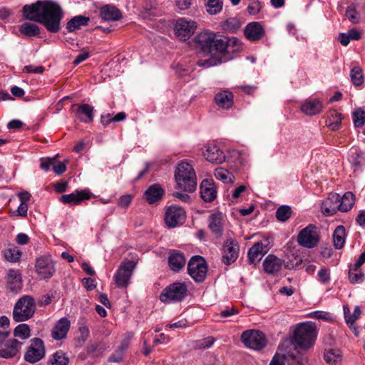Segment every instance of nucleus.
Segmentation results:
<instances>
[{"instance_id":"1","label":"nucleus","mask_w":365,"mask_h":365,"mask_svg":"<svg viewBox=\"0 0 365 365\" xmlns=\"http://www.w3.org/2000/svg\"><path fill=\"white\" fill-rule=\"evenodd\" d=\"M23 15L28 20L43 24L49 32L56 33L60 29L63 11L57 3L46 0L25 5Z\"/></svg>"},{"instance_id":"2","label":"nucleus","mask_w":365,"mask_h":365,"mask_svg":"<svg viewBox=\"0 0 365 365\" xmlns=\"http://www.w3.org/2000/svg\"><path fill=\"white\" fill-rule=\"evenodd\" d=\"M196 47L205 55L210 56L206 60H199L197 65L200 67L208 68L217 66L222 60V50L224 48L223 38H217L216 34L203 31L194 38Z\"/></svg>"},{"instance_id":"3","label":"nucleus","mask_w":365,"mask_h":365,"mask_svg":"<svg viewBox=\"0 0 365 365\" xmlns=\"http://www.w3.org/2000/svg\"><path fill=\"white\" fill-rule=\"evenodd\" d=\"M317 337V330L314 323L312 322H303L297 324L293 330L292 339L287 338L291 341V346L294 345V349L307 351L312 348Z\"/></svg>"},{"instance_id":"4","label":"nucleus","mask_w":365,"mask_h":365,"mask_svg":"<svg viewBox=\"0 0 365 365\" xmlns=\"http://www.w3.org/2000/svg\"><path fill=\"white\" fill-rule=\"evenodd\" d=\"M175 179L178 188L193 192L197 187V178L192 166L186 162L179 163L175 169Z\"/></svg>"},{"instance_id":"5","label":"nucleus","mask_w":365,"mask_h":365,"mask_svg":"<svg viewBox=\"0 0 365 365\" xmlns=\"http://www.w3.org/2000/svg\"><path fill=\"white\" fill-rule=\"evenodd\" d=\"M291 341L284 339L278 346L277 351L272 357L269 365H285L289 359L294 360L299 365H306L308 362L307 356H295L290 352Z\"/></svg>"},{"instance_id":"6","label":"nucleus","mask_w":365,"mask_h":365,"mask_svg":"<svg viewBox=\"0 0 365 365\" xmlns=\"http://www.w3.org/2000/svg\"><path fill=\"white\" fill-rule=\"evenodd\" d=\"M187 289L185 283L174 282L163 291L160 299L164 303L180 302L187 295Z\"/></svg>"},{"instance_id":"7","label":"nucleus","mask_w":365,"mask_h":365,"mask_svg":"<svg viewBox=\"0 0 365 365\" xmlns=\"http://www.w3.org/2000/svg\"><path fill=\"white\" fill-rule=\"evenodd\" d=\"M187 272L196 282H203L207 274V265L205 259L198 255L192 257L187 264Z\"/></svg>"},{"instance_id":"8","label":"nucleus","mask_w":365,"mask_h":365,"mask_svg":"<svg viewBox=\"0 0 365 365\" xmlns=\"http://www.w3.org/2000/svg\"><path fill=\"white\" fill-rule=\"evenodd\" d=\"M135 268L133 261L123 262L113 276V279L118 288H127L130 284L131 277Z\"/></svg>"},{"instance_id":"9","label":"nucleus","mask_w":365,"mask_h":365,"mask_svg":"<svg viewBox=\"0 0 365 365\" xmlns=\"http://www.w3.org/2000/svg\"><path fill=\"white\" fill-rule=\"evenodd\" d=\"M241 340L247 348L255 351L263 349L267 343V338L262 331L253 329L244 331L241 335Z\"/></svg>"},{"instance_id":"10","label":"nucleus","mask_w":365,"mask_h":365,"mask_svg":"<svg viewBox=\"0 0 365 365\" xmlns=\"http://www.w3.org/2000/svg\"><path fill=\"white\" fill-rule=\"evenodd\" d=\"M35 312V302L32 297L24 296L15 304L14 319H29Z\"/></svg>"},{"instance_id":"11","label":"nucleus","mask_w":365,"mask_h":365,"mask_svg":"<svg viewBox=\"0 0 365 365\" xmlns=\"http://www.w3.org/2000/svg\"><path fill=\"white\" fill-rule=\"evenodd\" d=\"M319 242L317 227L312 224L303 228L297 236L298 244L306 248H314L317 246Z\"/></svg>"},{"instance_id":"12","label":"nucleus","mask_w":365,"mask_h":365,"mask_svg":"<svg viewBox=\"0 0 365 365\" xmlns=\"http://www.w3.org/2000/svg\"><path fill=\"white\" fill-rule=\"evenodd\" d=\"M197 26V24L195 21L186 18H180L175 25V34L179 40L186 41L192 36Z\"/></svg>"},{"instance_id":"13","label":"nucleus","mask_w":365,"mask_h":365,"mask_svg":"<svg viewBox=\"0 0 365 365\" xmlns=\"http://www.w3.org/2000/svg\"><path fill=\"white\" fill-rule=\"evenodd\" d=\"M46 349L43 340L34 338L30 341L24 354V359L29 363H36L40 361L45 355Z\"/></svg>"},{"instance_id":"14","label":"nucleus","mask_w":365,"mask_h":365,"mask_svg":"<svg viewBox=\"0 0 365 365\" xmlns=\"http://www.w3.org/2000/svg\"><path fill=\"white\" fill-rule=\"evenodd\" d=\"M240 247L235 239L228 238L222 247V260L224 264L229 265L237 260L239 256Z\"/></svg>"},{"instance_id":"15","label":"nucleus","mask_w":365,"mask_h":365,"mask_svg":"<svg viewBox=\"0 0 365 365\" xmlns=\"http://www.w3.org/2000/svg\"><path fill=\"white\" fill-rule=\"evenodd\" d=\"M185 217V212L183 208L177 205H171L168 207L165 222L168 227L173 228L182 223Z\"/></svg>"},{"instance_id":"16","label":"nucleus","mask_w":365,"mask_h":365,"mask_svg":"<svg viewBox=\"0 0 365 365\" xmlns=\"http://www.w3.org/2000/svg\"><path fill=\"white\" fill-rule=\"evenodd\" d=\"M36 272L42 279H50L55 273L56 269L53 262L47 257H40L36 261Z\"/></svg>"},{"instance_id":"17","label":"nucleus","mask_w":365,"mask_h":365,"mask_svg":"<svg viewBox=\"0 0 365 365\" xmlns=\"http://www.w3.org/2000/svg\"><path fill=\"white\" fill-rule=\"evenodd\" d=\"M203 155L207 161L215 164H222L226 158L224 152L214 143L205 145Z\"/></svg>"},{"instance_id":"18","label":"nucleus","mask_w":365,"mask_h":365,"mask_svg":"<svg viewBox=\"0 0 365 365\" xmlns=\"http://www.w3.org/2000/svg\"><path fill=\"white\" fill-rule=\"evenodd\" d=\"M21 345L22 343L16 339L7 340L0 346V357L9 359L16 356L19 352Z\"/></svg>"},{"instance_id":"19","label":"nucleus","mask_w":365,"mask_h":365,"mask_svg":"<svg viewBox=\"0 0 365 365\" xmlns=\"http://www.w3.org/2000/svg\"><path fill=\"white\" fill-rule=\"evenodd\" d=\"M200 196L207 202H212L217 197V188L212 180L205 179L200 184Z\"/></svg>"},{"instance_id":"20","label":"nucleus","mask_w":365,"mask_h":365,"mask_svg":"<svg viewBox=\"0 0 365 365\" xmlns=\"http://www.w3.org/2000/svg\"><path fill=\"white\" fill-rule=\"evenodd\" d=\"M269 243L263 244L262 242H257L250 247L248 251V258L251 264H257L262 257L269 251Z\"/></svg>"},{"instance_id":"21","label":"nucleus","mask_w":365,"mask_h":365,"mask_svg":"<svg viewBox=\"0 0 365 365\" xmlns=\"http://www.w3.org/2000/svg\"><path fill=\"white\" fill-rule=\"evenodd\" d=\"M91 196V193L88 189L76 190L70 194L62 195L61 201L65 204L73 203L74 205H78L83 200H89Z\"/></svg>"},{"instance_id":"22","label":"nucleus","mask_w":365,"mask_h":365,"mask_svg":"<svg viewBox=\"0 0 365 365\" xmlns=\"http://www.w3.org/2000/svg\"><path fill=\"white\" fill-rule=\"evenodd\" d=\"M244 34L245 37L251 41H256L260 40L264 35V29L259 22L249 23L245 28Z\"/></svg>"},{"instance_id":"23","label":"nucleus","mask_w":365,"mask_h":365,"mask_svg":"<svg viewBox=\"0 0 365 365\" xmlns=\"http://www.w3.org/2000/svg\"><path fill=\"white\" fill-rule=\"evenodd\" d=\"M339 195L331 193L322 203V210L325 215H333L339 210Z\"/></svg>"},{"instance_id":"24","label":"nucleus","mask_w":365,"mask_h":365,"mask_svg":"<svg viewBox=\"0 0 365 365\" xmlns=\"http://www.w3.org/2000/svg\"><path fill=\"white\" fill-rule=\"evenodd\" d=\"M300 109L306 115L312 116L321 113L324 109V106L319 99L312 98L305 101L301 105Z\"/></svg>"},{"instance_id":"25","label":"nucleus","mask_w":365,"mask_h":365,"mask_svg":"<svg viewBox=\"0 0 365 365\" xmlns=\"http://www.w3.org/2000/svg\"><path fill=\"white\" fill-rule=\"evenodd\" d=\"M186 263V259L184 254L178 250H170L168 257V264L170 268L175 272H179L182 269Z\"/></svg>"},{"instance_id":"26","label":"nucleus","mask_w":365,"mask_h":365,"mask_svg":"<svg viewBox=\"0 0 365 365\" xmlns=\"http://www.w3.org/2000/svg\"><path fill=\"white\" fill-rule=\"evenodd\" d=\"M7 288L14 292L21 290L22 282L21 274L18 270L9 269L6 276Z\"/></svg>"},{"instance_id":"27","label":"nucleus","mask_w":365,"mask_h":365,"mask_svg":"<svg viewBox=\"0 0 365 365\" xmlns=\"http://www.w3.org/2000/svg\"><path fill=\"white\" fill-rule=\"evenodd\" d=\"M208 227L212 233L220 235L222 232L224 217L222 212H215L211 214L208 218Z\"/></svg>"},{"instance_id":"28","label":"nucleus","mask_w":365,"mask_h":365,"mask_svg":"<svg viewBox=\"0 0 365 365\" xmlns=\"http://www.w3.org/2000/svg\"><path fill=\"white\" fill-rule=\"evenodd\" d=\"M133 336V333H126L123 338L120 346L115 350V353L110 356V360L113 362H119L123 359V355L128 348L130 341Z\"/></svg>"},{"instance_id":"29","label":"nucleus","mask_w":365,"mask_h":365,"mask_svg":"<svg viewBox=\"0 0 365 365\" xmlns=\"http://www.w3.org/2000/svg\"><path fill=\"white\" fill-rule=\"evenodd\" d=\"M215 101L220 108L229 109L233 104V94L229 91H221L216 93Z\"/></svg>"},{"instance_id":"30","label":"nucleus","mask_w":365,"mask_h":365,"mask_svg":"<svg viewBox=\"0 0 365 365\" xmlns=\"http://www.w3.org/2000/svg\"><path fill=\"white\" fill-rule=\"evenodd\" d=\"M70 327V321H58L52 329V338L55 340H61L65 339Z\"/></svg>"},{"instance_id":"31","label":"nucleus","mask_w":365,"mask_h":365,"mask_svg":"<svg viewBox=\"0 0 365 365\" xmlns=\"http://www.w3.org/2000/svg\"><path fill=\"white\" fill-rule=\"evenodd\" d=\"M282 265L281 259L273 255H269L263 262L264 270L267 274L278 272L281 269Z\"/></svg>"},{"instance_id":"32","label":"nucleus","mask_w":365,"mask_h":365,"mask_svg":"<svg viewBox=\"0 0 365 365\" xmlns=\"http://www.w3.org/2000/svg\"><path fill=\"white\" fill-rule=\"evenodd\" d=\"M76 115L83 123H90L93 119L94 108L88 104L76 105Z\"/></svg>"},{"instance_id":"33","label":"nucleus","mask_w":365,"mask_h":365,"mask_svg":"<svg viewBox=\"0 0 365 365\" xmlns=\"http://www.w3.org/2000/svg\"><path fill=\"white\" fill-rule=\"evenodd\" d=\"M100 15L106 21H118L121 18V13L118 9L112 5H105L100 10Z\"/></svg>"},{"instance_id":"34","label":"nucleus","mask_w":365,"mask_h":365,"mask_svg":"<svg viewBox=\"0 0 365 365\" xmlns=\"http://www.w3.org/2000/svg\"><path fill=\"white\" fill-rule=\"evenodd\" d=\"M163 194L164 190L158 184L150 185L145 192L146 200L150 204H153L161 199Z\"/></svg>"},{"instance_id":"35","label":"nucleus","mask_w":365,"mask_h":365,"mask_svg":"<svg viewBox=\"0 0 365 365\" xmlns=\"http://www.w3.org/2000/svg\"><path fill=\"white\" fill-rule=\"evenodd\" d=\"M224 48L222 50V59L226 53L239 52L242 49V43L236 37H230L223 39Z\"/></svg>"},{"instance_id":"36","label":"nucleus","mask_w":365,"mask_h":365,"mask_svg":"<svg viewBox=\"0 0 365 365\" xmlns=\"http://www.w3.org/2000/svg\"><path fill=\"white\" fill-rule=\"evenodd\" d=\"M334 246L336 249H341L346 240V230L343 225H339L334 231L333 235Z\"/></svg>"},{"instance_id":"37","label":"nucleus","mask_w":365,"mask_h":365,"mask_svg":"<svg viewBox=\"0 0 365 365\" xmlns=\"http://www.w3.org/2000/svg\"><path fill=\"white\" fill-rule=\"evenodd\" d=\"M339 211L350 210L355 203V196L351 192H346L342 197L339 195Z\"/></svg>"},{"instance_id":"38","label":"nucleus","mask_w":365,"mask_h":365,"mask_svg":"<svg viewBox=\"0 0 365 365\" xmlns=\"http://www.w3.org/2000/svg\"><path fill=\"white\" fill-rule=\"evenodd\" d=\"M349 161L354 170H359L361 165L365 163V154L361 150L354 149L351 151Z\"/></svg>"},{"instance_id":"39","label":"nucleus","mask_w":365,"mask_h":365,"mask_svg":"<svg viewBox=\"0 0 365 365\" xmlns=\"http://www.w3.org/2000/svg\"><path fill=\"white\" fill-rule=\"evenodd\" d=\"M89 20L88 17L81 15L74 16L67 23L66 29L68 31L73 32L80 29L83 26H86Z\"/></svg>"},{"instance_id":"40","label":"nucleus","mask_w":365,"mask_h":365,"mask_svg":"<svg viewBox=\"0 0 365 365\" xmlns=\"http://www.w3.org/2000/svg\"><path fill=\"white\" fill-rule=\"evenodd\" d=\"M19 31L22 35L29 38L37 36L40 34L39 27L37 25L29 22H25L20 25Z\"/></svg>"},{"instance_id":"41","label":"nucleus","mask_w":365,"mask_h":365,"mask_svg":"<svg viewBox=\"0 0 365 365\" xmlns=\"http://www.w3.org/2000/svg\"><path fill=\"white\" fill-rule=\"evenodd\" d=\"M214 175L217 180L225 184L233 183L235 180L234 175L222 167L217 168L214 171Z\"/></svg>"},{"instance_id":"42","label":"nucleus","mask_w":365,"mask_h":365,"mask_svg":"<svg viewBox=\"0 0 365 365\" xmlns=\"http://www.w3.org/2000/svg\"><path fill=\"white\" fill-rule=\"evenodd\" d=\"M69 361L68 357L61 350L53 354L48 360V365H67Z\"/></svg>"},{"instance_id":"43","label":"nucleus","mask_w":365,"mask_h":365,"mask_svg":"<svg viewBox=\"0 0 365 365\" xmlns=\"http://www.w3.org/2000/svg\"><path fill=\"white\" fill-rule=\"evenodd\" d=\"M221 27L225 31L235 33L241 27V22L237 18L232 17L222 22Z\"/></svg>"},{"instance_id":"44","label":"nucleus","mask_w":365,"mask_h":365,"mask_svg":"<svg viewBox=\"0 0 365 365\" xmlns=\"http://www.w3.org/2000/svg\"><path fill=\"white\" fill-rule=\"evenodd\" d=\"M330 118L327 120V127L331 130H337L341 126V113L334 110L330 113Z\"/></svg>"},{"instance_id":"45","label":"nucleus","mask_w":365,"mask_h":365,"mask_svg":"<svg viewBox=\"0 0 365 365\" xmlns=\"http://www.w3.org/2000/svg\"><path fill=\"white\" fill-rule=\"evenodd\" d=\"M206 10L210 15H215L222 9V0H207Z\"/></svg>"},{"instance_id":"46","label":"nucleus","mask_w":365,"mask_h":365,"mask_svg":"<svg viewBox=\"0 0 365 365\" xmlns=\"http://www.w3.org/2000/svg\"><path fill=\"white\" fill-rule=\"evenodd\" d=\"M14 335L16 338L26 339L31 336L30 327L26 324H19L15 328Z\"/></svg>"},{"instance_id":"47","label":"nucleus","mask_w":365,"mask_h":365,"mask_svg":"<svg viewBox=\"0 0 365 365\" xmlns=\"http://www.w3.org/2000/svg\"><path fill=\"white\" fill-rule=\"evenodd\" d=\"M350 77L352 83L356 86H359L364 83L362 69L359 67H354L351 69Z\"/></svg>"},{"instance_id":"48","label":"nucleus","mask_w":365,"mask_h":365,"mask_svg":"<svg viewBox=\"0 0 365 365\" xmlns=\"http://www.w3.org/2000/svg\"><path fill=\"white\" fill-rule=\"evenodd\" d=\"M354 125L356 128H361L365 123V111L359 108L352 113Z\"/></svg>"},{"instance_id":"49","label":"nucleus","mask_w":365,"mask_h":365,"mask_svg":"<svg viewBox=\"0 0 365 365\" xmlns=\"http://www.w3.org/2000/svg\"><path fill=\"white\" fill-rule=\"evenodd\" d=\"M4 255L7 261L16 262L20 259L21 252L17 247H13L5 250Z\"/></svg>"},{"instance_id":"50","label":"nucleus","mask_w":365,"mask_h":365,"mask_svg":"<svg viewBox=\"0 0 365 365\" xmlns=\"http://www.w3.org/2000/svg\"><path fill=\"white\" fill-rule=\"evenodd\" d=\"M292 215L291 207L288 205H282L276 211V217L280 222L287 221Z\"/></svg>"},{"instance_id":"51","label":"nucleus","mask_w":365,"mask_h":365,"mask_svg":"<svg viewBox=\"0 0 365 365\" xmlns=\"http://www.w3.org/2000/svg\"><path fill=\"white\" fill-rule=\"evenodd\" d=\"M324 360L328 363L336 364L341 360L340 351L333 349L327 350L324 356Z\"/></svg>"},{"instance_id":"52","label":"nucleus","mask_w":365,"mask_h":365,"mask_svg":"<svg viewBox=\"0 0 365 365\" xmlns=\"http://www.w3.org/2000/svg\"><path fill=\"white\" fill-rule=\"evenodd\" d=\"M349 279L351 283H361L364 280V274L360 269L351 267L349 272Z\"/></svg>"},{"instance_id":"53","label":"nucleus","mask_w":365,"mask_h":365,"mask_svg":"<svg viewBox=\"0 0 365 365\" xmlns=\"http://www.w3.org/2000/svg\"><path fill=\"white\" fill-rule=\"evenodd\" d=\"M346 16L352 24H357L360 21V15L354 6L347 7Z\"/></svg>"},{"instance_id":"54","label":"nucleus","mask_w":365,"mask_h":365,"mask_svg":"<svg viewBox=\"0 0 365 365\" xmlns=\"http://www.w3.org/2000/svg\"><path fill=\"white\" fill-rule=\"evenodd\" d=\"M215 342L212 336H208L202 339L197 340L195 342V347L197 349H204L210 348Z\"/></svg>"},{"instance_id":"55","label":"nucleus","mask_w":365,"mask_h":365,"mask_svg":"<svg viewBox=\"0 0 365 365\" xmlns=\"http://www.w3.org/2000/svg\"><path fill=\"white\" fill-rule=\"evenodd\" d=\"M304 317L312 318L314 319H331L330 314L323 311L312 312L305 314Z\"/></svg>"},{"instance_id":"56","label":"nucleus","mask_w":365,"mask_h":365,"mask_svg":"<svg viewBox=\"0 0 365 365\" xmlns=\"http://www.w3.org/2000/svg\"><path fill=\"white\" fill-rule=\"evenodd\" d=\"M261 3L258 0H250L247 11L251 15H256L261 10Z\"/></svg>"},{"instance_id":"57","label":"nucleus","mask_w":365,"mask_h":365,"mask_svg":"<svg viewBox=\"0 0 365 365\" xmlns=\"http://www.w3.org/2000/svg\"><path fill=\"white\" fill-rule=\"evenodd\" d=\"M133 200V196L129 194L122 195L118 200V205L122 208H128Z\"/></svg>"},{"instance_id":"58","label":"nucleus","mask_w":365,"mask_h":365,"mask_svg":"<svg viewBox=\"0 0 365 365\" xmlns=\"http://www.w3.org/2000/svg\"><path fill=\"white\" fill-rule=\"evenodd\" d=\"M68 163V160H66L65 162H56L54 160L53 165V172L59 175L63 174L66 170V164Z\"/></svg>"},{"instance_id":"59","label":"nucleus","mask_w":365,"mask_h":365,"mask_svg":"<svg viewBox=\"0 0 365 365\" xmlns=\"http://www.w3.org/2000/svg\"><path fill=\"white\" fill-rule=\"evenodd\" d=\"M318 279L323 284H327L330 281V273L328 269L322 268L318 272Z\"/></svg>"},{"instance_id":"60","label":"nucleus","mask_w":365,"mask_h":365,"mask_svg":"<svg viewBox=\"0 0 365 365\" xmlns=\"http://www.w3.org/2000/svg\"><path fill=\"white\" fill-rule=\"evenodd\" d=\"M45 68L44 67L41 66H34V65H29L26 66L24 68V71L28 73H42L44 71Z\"/></svg>"},{"instance_id":"61","label":"nucleus","mask_w":365,"mask_h":365,"mask_svg":"<svg viewBox=\"0 0 365 365\" xmlns=\"http://www.w3.org/2000/svg\"><path fill=\"white\" fill-rule=\"evenodd\" d=\"M350 41H358L361 38L362 31L356 29H351L347 32Z\"/></svg>"},{"instance_id":"62","label":"nucleus","mask_w":365,"mask_h":365,"mask_svg":"<svg viewBox=\"0 0 365 365\" xmlns=\"http://www.w3.org/2000/svg\"><path fill=\"white\" fill-rule=\"evenodd\" d=\"M78 331L80 333V339L84 342L89 336L88 327L82 324L79 326Z\"/></svg>"},{"instance_id":"63","label":"nucleus","mask_w":365,"mask_h":365,"mask_svg":"<svg viewBox=\"0 0 365 365\" xmlns=\"http://www.w3.org/2000/svg\"><path fill=\"white\" fill-rule=\"evenodd\" d=\"M191 4L192 0H175V5L180 10H186Z\"/></svg>"},{"instance_id":"64","label":"nucleus","mask_w":365,"mask_h":365,"mask_svg":"<svg viewBox=\"0 0 365 365\" xmlns=\"http://www.w3.org/2000/svg\"><path fill=\"white\" fill-rule=\"evenodd\" d=\"M83 284L88 290H93L96 287V281L90 277L83 279Z\"/></svg>"}]
</instances>
